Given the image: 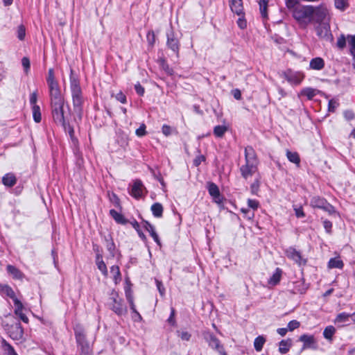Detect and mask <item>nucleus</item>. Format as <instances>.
<instances>
[{"instance_id":"obj_51","label":"nucleus","mask_w":355,"mask_h":355,"mask_svg":"<svg viewBox=\"0 0 355 355\" xmlns=\"http://www.w3.org/2000/svg\"><path fill=\"white\" fill-rule=\"evenodd\" d=\"M296 3V0H286V6L289 9L294 8Z\"/></svg>"},{"instance_id":"obj_40","label":"nucleus","mask_w":355,"mask_h":355,"mask_svg":"<svg viewBox=\"0 0 355 355\" xmlns=\"http://www.w3.org/2000/svg\"><path fill=\"white\" fill-rule=\"evenodd\" d=\"M21 64L23 67L24 68L25 72L27 73L30 68V61L28 58L24 57L21 60Z\"/></svg>"},{"instance_id":"obj_54","label":"nucleus","mask_w":355,"mask_h":355,"mask_svg":"<svg viewBox=\"0 0 355 355\" xmlns=\"http://www.w3.org/2000/svg\"><path fill=\"white\" fill-rule=\"evenodd\" d=\"M288 331V329L286 328H279L277 330V333L282 336H284Z\"/></svg>"},{"instance_id":"obj_26","label":"nucleus","mask_w":355,"mask_h":355,"mask_svg":"<svg viewBox=\"0 0 355 355\" xmlns=\"http://www.w3.org/2000/svg\"><path fill=\"white\" fill-rule=\"evenodd\" d=\"M96 265L98 270H101L105 276H107V270L106 265L103 261L102 258L99 256H97Z\"/></svg>"},{"instance_id":"obj_21","label":"nucleus","mask_w":355,"mask_h":355,"mask_svg":"<svg viewBox=\"0 0 355 355\" xmlns=\"http://www.w3.org/2000/svg\"><path fill=\"white\" fill-rule=\"evenodd\" d=\"M318 93H319V91L317 89L307 87L302 90L301 95L306 96L309 100L312 99Z\"/></svg>"},{"instance_id":"obj_63","label":"nucleus","mask_w":355,"mask_h":355,"mask_svg":"<svg viewBox=\"0 0 355 355\" xmlns=\"http://www.w3.org/2000/svg\"><path fill=\"white\" fill-rule=\"evenodd\" d=\"M138 232H139V236H140L141 239H146V236H145V235H144L142 232H140L139 231H138Z\"/></svg>"},{"instance_id":"obj_14","label":"nucleus","mask_w":355,"mask_h":355,"mask_svg":"<svg viewBox=\"0 0 355 355\" xmlns=\"http://www.w3.org/2000/svg\"><path fill=\"white\" fill-rule=\"evenodd\" d=\"M230 8L232 12L240 15L243 12V4L241 0H230Z\"/></svg>"},{"instance_id":"obj_28","label":"nucleus","mask_w":355,"mask_h":355,"mask_svg":"<svg viewBox=\"0 0 355 355\" xmlns=\"http://www.w3.org/2000/svg\"><path fill=\"white\" fill-rule=\"evenodd\" d=\"M266 342V339L263 336H258L255 338L254 342V346L255 349L257 352H260L262 349V347Z\"/></svg>"},{"instance_id":"obj_42","label":"nucleus","mask_w":355,"mask_h":355,"mask_svg":"<svg viewBox=\"0 0 355 355\" xmlns=\"http://www.w3.org/2000/svg\"><path fill=\"white\" fill-rule=\"evenodd\" d=\"M347 42V38H345L344 36H341L338 40L337 45L340 48H343L345 46Z\"/></svg>"},{"instance_id":"obj_5","label":"nucleus","mask_w":355,"mask_h":355,"mask_svg":"<svg viewBox=\"0 0 355 355\" xmlns=\"http://www.w3.org/2000/svg\"><path fill=\"white\" fill-rule=\"evenodd\" d=\"M282 77L290 84L298 85L302 82L305 76L302 71H294L288 69L282 73Z\"/></svg>"},{"instance_id":"obj_36","label":"nucleus","mask_w":355,"mask_h":355,"mask_svg":"<svg viewBox=\"0 0 355 355\" xmlns=\"http://www.w3.org/2000/svg\"><path fill=\"white\" fill-rule=\"evenodd\" d=\"M268 0H260L259 1V5H260V11L263 17H267V3Z\"/></svg>"},{"instance_id":"obj_2","label":"nucleus","mask_w":355,"mask_h":355,"mask_svg":"<svg viewBox=\"0 0 355 355\" xmlns=\"http://www.w3.org/2000/svg\"><path fill=\"white\" fill-rule=\"evenodd\" d=\"M312 6H300L293 10V16L302 28H306L312 23Z\"/></svg>"},{"instance_id":"obj_3","label":"nucleus","mask_w":355,"mask_h":355,"mask_svg":"<svg viewBox=\"0 0 355 355\" xmlns=\"http://www.w3.org/2000/svg\"><path fill=\"white\" fill-rule=\"evenodd\" d=\"M245 159L246 163L241 167V171L243 178L248 179L257 172V161L251 149L245 150Z\"/></svg>"},{"instance_id":"obj_19","label":"nucleus","mask_w":355,"mask_h":355,"mask_svg":"<svg viewBox=\"0 0 355 355\" xmlns=\"http://www.w3.org/2000/svg\"><path fill=\"white\" fill-rule=\"evenodd\" d=\"M344 263L342 260L339 258H333L331 259L328 263V268H338L342 269L343 268Z\"/></svg>"},{"instance_id":"obj_18","label":"nucleus","mask_w":355,"mask_h":355,"mask_svg":"<svg viewBox=\"0 0 355 355\" xmlns=\"http://www.w3.org/2000/svg\"><path fill=\"white\" fill-rule=\"evenodd\" d=\"M324 67V61L320 58H316L311 60L310 68L314 70H320Z\"/></svg>"},{"instance_id":"obj_39","label":"nucleus","mask_w":355,"mask_h":355,"mask_svg":"<svg viewBox=\"0 0 355 355\" xmlns=\"http://www.w3.org/2000/svg\"><path fill=\"white\" fill-rule=\"evenodd\" d=\"M347 43L350 47V52L355 51V35H348L347 37Z\"/></svg>"},{"instance_id":"obj_58","label":"nucleus","mask_w":355,"mask_h":355,"mask_svg":"<svg viewBox=\"0 0 355 355\" xmlns=\"http://www.w3.org/2000/svg\"><path fill=\"white\" fill-rule=\"evenodd\" d=\"M17 335L15 336V338H21L22 336V330L20 327H17Z\"/></svg>"},{"instance_id":"obj_48","label":"nucleus","mask_w":355,"mask_h":355,"mask_svg":"<svg viewBox=\"0 0 355 355\" xmlns=\"http://www.w3.org/2000/svg\"><path fill=\"white\" fill-rule=\"evenodd\" d=\"M324 227L327 232H331V230L332 227V223L329 220L324 221Z\"/></svg>"},{"instance_id":"obj_60","label":"nucleus","mask_w":355,"mask_h":355,"mask_svg":"<svg viewBox=\"0 0 355 355\" xmlns=\"http://www.w3.org/2000/svg\"><path fill=\"white\" fill-rule=\"evenodd\" d=\"M3 1L5 6L11 5L12 3V0H3Z\"/></svg>"},{"instance_id":"obj_10","label":"nucleus","mask_w":355,"mask_h":355,"mask_svg":"<svg viewBox=\"0 0 355 355\" xmlns=\"http://www.w3.org/2000/svg\"><path fill=\"white\" fill-rule=\"evenodd\" d=\"M288 258L295 261L299 265H304L306 263V260L302 257L300 253L294 248H289L286 252Z\"/></svg>"},{"instance_id":"obj_27","label":"nucleus","mask_w":355,"mask_h":355,"mask_svg":"<svg viewBox=\"0 0 355 355\" xmlns=\"http://www.w3.org/2000/svg\"><path fill=\"white\" fill-rule=\"evenodd\" d=\"M151 210L153 211V215L155 217H161L163 212L162 205L159 203H155L152 205Z\"/></svg>"},{"instance_id":"obj_44","label":"nucleus","mask_w":355,"mask_h":355,"mask_svg":"<svg viewBox=\"0 0 355 355\" xmlns=\"http://www.w3.org/2000/svg\"><path fill=\"white\" fill-rule=\"evenodd\" d=\"M248 205L250 207L256 209L259 207V202L254 200H248Z\"/></svg>"},{"instance_id":"obj_29","label":"nucleus","mask_w":355,"mask_h":355,"mask_svg":"<svg viewBox=\"0 0 355 355\" xmlns=\"http://www.w3.org/2000/svg\"><path fill=\"white\" fill-rule=\"evenodd\" d=\"M228 127L227 125H217L214 129V135L218 137H221L223 136L225 132L227 130Z\"/></svg>"},{"instance_id":"obj_64","label":"nucleus","mask_w":355,"mask_h":355,"mask_svg":"<svg viewBox=\"0 0 355 355\" xmlns=\"http://www.w3.org/2000/svg\"><path fill=\"white\" fill-rule=\"evenodd\" d=\"M133 227H135L137 231H139V230H138V228H139V224H138L137 222H135V223H133Z\"/></svg>"},{"instance_id":"obj_17","label":"nucleus","mask_w":355,"mask_h":355,"mask_svg":"<svg viewBox=\"0 0 355 355\" xmlns=\"http://www.w3.org/2000/svg\"><path fill=\"white\" fill-rule=\"evenodd\" d=\"M291 340H283L279 344V352L282 354H286L291 347Z\"/></svg>"},{"instance_id":"obj_12","label":"nucleus","mask_w":355,"mask_h":355,"mask_svg":"<svg viewBox=\"0 0 355 355\" xmlns=\"http://www.w3.org/2000/svg\"><path fill=\"white\" fill-rule=\"evenodd\" d=\"M72 97L74 105L79 107L82 103L81 91L80 87L76 84L73 85Z\"/></svg>"},{"instance_id":"obj_59","label":"nucleus","mask_w":355,"mask_h":355,"mask_svg":"<svg viewBox=\"0 0 355 355\" xmlns=\"http://www.w3.org/2000/svg\"><path fill=\"white\" fill-rule=\"evenodd\" d=\"M252 190L254 192H255L257 189H258V187H259V182L257 181L256 183H254L253 185H252Z\"/></svg>"},{"instance_id":"obj_47","label":"nucleus","mask_w":355,"mask_h":355,"mask_svg":"<svg viewBox=\"0 0 355 355\" xmlns=\"http://www.w3.org/2000/svg\"><path fill=\"white\" fill-rule=\"evenodd\" d=\"M162 132L164 135L168 136L171 133V128L168 125H163L162 127Z\"/></svg>"},{"instance_id":"obj_57","label":"nucleus","mask_w":355,"mask_h":355,"mask_svg":"<svg viewBox=\"0 0 355 355\" xmlns=\"http://www.w3.org/2000/svg\"><path fill=\"white\" fill-rule=\"evenodd\" d=\"M181 338L183 340H188L190 338V335L187 332H182L181 334Z\"/></svg>"},{"instance_id":"obj_20","label":"nucleus","mask_w":355,"mask_h":355,"mask_svg":"<svg viewBox=\"0 0 355 355\" xmlns=\"http://www.w3.org/2000/svg\"><path fill=\"white\" fill-rule=\"evenodd\" d=\"M282 271L279 269H277L272 277L270 278L268 284L271 286L277 284L280 281Z\"/></svg>"},{"instance_id":"obj_61","label":"nucleus","mask_w":355,"mask_h":355,"mask_svg":"<svg viewBox=\"0 0 355 355\" xmlns=\"http://www.w3.org/2000/svg\"><path fill=\"white\" fill-rule=\"evenodd\" d=\"M36 101V97L35 94H33L31 97V102L34 104Z\"/></svg>"},{"instance_id":"obj_32","label":"nucleus","mask_w":355,"mask_h":355,"mask_svg":"<svg viewBox=\"0 0 355 355\" xmlns=\"http://www.w3.org/2000/svg\"><path fill=\"white\" fill-rule=\"evenodd\" d=\"M286 155L288 159L293 163H295L296 164H299L300 163V157L297 153H293L291 151H287Z\"/></svg>"},{"instance_id":"obj_46","label":"nucleus","mask_w":355,"mask_h":355,"mask_svg":"<svg viewBox=\"0 0 355 355\" xmlns=\"http://www.w3.org/2000/svg\"><path fill=\"white\" fill-rule=\"evenodd\" d=\"M337 106L338 103L336 101L331 100L329 103V110L334 112Z\"/></svg>"},{"instance_id":"obj_7","label":"nucleus","mask_w":355,"mask_h":355,"mask_svg":"<svg viewBox=\"0 0 355 355\" xmlns=\"http://www.w3.org/2000/svg\"><path fill=\"white\" fill-rule=\"evenodd\" d=\"M112 309L118 315H123L127 312V309L117 293H112Z\"/></svg>"},{"instance_id":"obj_30","label":"nucleus","mask_w":355,"mask_h":355,"mask_svg":"<svg viewBox=\"0 0 355 355\" xmlns=\"http://www.w3.org/2000/svg\"><path fill=\"white\" fill-rule=\"evenodd\" d=\"M335 332L336 329L333 326H328L324 329L323 335L326 339L331 340Z\"/></svg>"},{"instance_id":"obj_52","label":"nucleus","mask_w":355,"mask_h":355,"mask_svg":"<svg viewBox=\"0 0 355 355\" xmlns=\"http://www.w3.org/2000/svg\"><path fill=\"white\" fill-rule=\"evenodd\" d=\"M232 94H233L234 97L236 99H237V100L241 99V93L240 90L234 89V90H233Z\"/></svg>"},{"instance_id":"obj_56","label":"nucleus","mask_w":355,"mask_h":355,"mask_svg":"<svg viewBox=\"0 0 355 355\" xmlns=\"http://www.w3.org/2000/svg\"><path fill=\"white\" fill-rule=\"evenodd\" d=\"M204 161H205V157L202 155H200L195 159L194 163L196 166H198L202 162H204Z\"/></svg>"},{"instance_id":"obj_62","label":"nucleus","mask_w":355,"mask_h":355,"mask_svg":"<svg viewBox=\"0 0 355 355\" xmlns=\"http://www.w3.org/2000/svg\"><path fill=\"white\" fill-rule=\"evenodd\" d=\"M350 320L353 322H355V313L349 314V320Z\"/></svg>"},{"instance_id":"obj_31","label":"nucleus","mask_w":355,"mask_h":355,"mask_svg":"<svg viewBox=\"0 0 355 355\" xmlns=\"http://www.w3.org/2000/svg\"><path fill=\"white\" fill-rule=\"evenodd\" d=\"M349 321V314L342 313L337 315L334 322L335 323H344Z\"/></svg>"},{"instance_id":"obj_53","label":"nucleus","mask_w":355,"mask_h":355,"mask_svg":"<svg viewBox=\"0 0 355 355\" xmlns=\"http://www.w3.org/2000/svg\"><path fill=\"white\" fill-rule=\"evenodd\" d=\"M238 25L241 28H245L247 24L246 21L243 19L239 18L238 20Z\"/></svg>"},{"instance_id":"obj_34","label":"nucleus","mask_w":355,"mask_h":355,"mask_svg":"<svg viewBox=\"0 0 355 355\" xmlns=\"http://www.w3.org/2000/svg\"><path fill=\"white\" fill-rule=\"evenodd\" d=\"M336 8L343 10L348 6V0H335Z\"/></svg>"},{"instance_id":"obj_11","label":"nucleus","mask_w":355,"mask_h":355,"mask_svg":"<svg viewBox=\"0 0 355 355\" xmlns=\"http://www.w3.org/2000/svg\"><path fill=\"white\" fill-rule=\"evenodd\" d=\"M145 193L146 189L142 183L139 181L135 182L132 188V196L136 198H139L144 196Z\"/></svg>"},{"instance_id":"obj_38","label":"nucleus","mask_w":355,"mask_h":355,"mask_svg":"<svg viewBox=\"0 0 355 355\" xmlns=\"http://www.w3.org/2000/svg\"><path fill=\"white\" fill-rule=\"evenodd\" d=\"M300 322L297 320H291L288 324V329L290 331H293L295 329H297L300 327Z\"/></svg>"},{"instance_id":"obj_4","label":"nucleus","mask_w":355,"mask_h":355,"mask_svg":"<svg viewBox=\"0 0 355 355\" xmlns=\"http://www.w3.org/2000/svg\"><path fill=\"white\" fill-rule=\"evenodd\" d=\"M312 23H319L330 21V14L327 8L324 5L312 6Z\"/></svg>"},{"instance_id":"obj_1","label":"nucleus","mask_w":355,"mask_h":355,"mask_svg":"<svg viewBox=\"0 0 355 355\" xmlns=\"http://www.w3.org/2000/svg\"><path fill=\"white\" fill-rule=\"evenodd\" d=\"M48 83L49 85L51 103L53 105V113L54 118L60 121H64L62 112L63 101L57 83L54 80L53 70L49 71Z\"/></svg>"},{"instance_id":"obj_6","label":"nucleus","mask_w":355,"mask_h":355,"mask_svg":"<svg viewBox=\"0 0 355 355\" xmlns=\"http://www.w3.org/2000/svg\"><path fill=\"white\" fill-rule=\"evenodd\" d=\"M330 21H324L315 24V30L318 37L322 39H329L330 33Z\"/></svg>"},{"instance_id":"obj_43","label":"nucleus","mask_w":355,"mask_h":355,"mask_svg":"<svg viewBox=\"0 0 355 355\" xmlns=\"http://www.w3.org/2000/svg\"><path fill=\"white\" fill-rule=\"evenodd\" d=\"M25 37V28L24 26H21L18 29V38L21 40H24Z\"/></svg>"},{"instance_id":"obj_16","label":"nucleus","mask_w":355,"mask_h":355,"mask_svg":"<svg viewBox=\"0 0 355 355\" xmlns=\"http://www.w3.org/2000/svg\"><path fill=\"white\" fill-rule=\"evenodd\" d=\"M205 339L208 342L209 345L213 349H218L219 348L220 343L214 335L211 334H207L205 335Z\"/></svg>"},{"instance_id":"obj_13","label":"nucleus","mask_w":355,"mask_h":355,"mask_svg":"<svg viewBox=\"0 0 355 355\" xmlns=\"http://www.w3.org/2000/svg\"><path fill=\"white\" fill-rule=\"evenodd\" d=\"M209 192L216 203L220 204L223 202V197L220 196L219 189L216 184H210L209 185Z\"/></svg>"},{"instance_id":"obj_22","label":"nucleus","mask_w":355,"mask_h":355,"mask_svg":"<svg viewBox=\"0 0 355 355\" xmlns=\"http://www.w3.org/2000/svg\"><path fill=\"white\" fill-rule=\"evenodd\" d=\"M0 289L3 294L10 297L11 299H12L13 302L15 301V298H17L14 291L10 286L7 285L0 286Z\"/></svg>"},{"instance_id":"obj_37","label":"nucleus","mask_w":355,"mask_h":355,"mask_svg":"<svg viewBox=\"0 0 355 355\" xmlns=\"http://www.w3.org/2000/svg\"><path fill=\"white\" fill-rule=\"evenodd\" d=\"M111 216L115 219V220L120 223H123L125 222L123 217L121 214H119L115 210L110 211Z\"/></svg>"},{"instance_id":"obj_45","label":"nucleus","mask_w":355,"mask_h":355,"mask_svg":"<svg viewBox=\"0 0 355 355\" xmlns=\"http://www.w3.org/2000/svg\"><path fill=\"white\" fill-rule=\"evenodd\" d=\"M116 98L122 103H125L126 101V97L122 92H119L116 95Z\"/></svg>"},{"instance_id":"obj_55","label":"nucleus","mask_w":355,"mask_h":355,"mask_svg":"<svg viewBox=\"0 0 355 355\" xmlns=\"http://www.w3.org/2000/svg\"><path fill=\"white\" fill-rule=\"evenodd\" d=\"M8 355H17L14 349L9 345L7 346Z\"/></svg>"},{"instance_id":"obj_23","label":"nucleus","mask_w":355,"mask_h":355,"mask_svg":"<svg viewBox=\"0 0 355 355\" xmlns=\"http://www.w3.org/2000/svg\"><path fill=\"white\" fill-rule=\"evenodd\" d=\"M8 272L12 276L13 278L20 279L22 278V273L16 268L12 266L8 265L7 266Z\"/></svg>"},{"instance_id":"obj_9","label":"nucleus","mask_w":355,"mask_h":355,"mask_svg":"<svg viewBox=\"0 0 355 355\" xmlns=\"http://www.w3.org/2000/svg\"><path fill=\"white\" fill-rule=\"evenodd\" d=\"M14 305L15 314L17 315L24 322L28 323V319L24 313L25 308L22 303L17 298H15Z\"/></svg>"},{"instance_id":"obj_24","label":"nucleus","mask_w":355,"mask_h":355,"mask_svg":"<svg viewBox=\"0 0 355 355\" xmlns=\"http://www.w3.org/2000/svg\"><path fill=\"white\" fill-rule=\"evenodd\" d=\"M3 183L8 187L13 186L16 182V178L14 175L8 173L3 178Z\"/></svg>"},{"instance_id":"obj_35","label":"nucleus","mask_w":355,"mask_h":355,"mask_svg":"<svg viewBox=\"0 0 355 355\" xmlns=\"http://www.w3.org/2000/svg\"><path fill=\"white\" fill-rule=\"evenodd\" d=\"M126 297L130 304V309L132 310V311L138 314L135 309V305L133 301V297L130 291H126Z\"/></svg>"},{"instance_id":"obj_15","label":"nucleus","mask_w":355,"mask_h":355,"mask_svg":"<svg viewBox=\"0 0 355 355\" xmlns=\"http://www.w3.org/2000/svg\"><path fill=\"white\" fill-rule=\"evenodd\" d=\"M145 229L150 233L154 241L159 245H161V242L159 239L157 234L156 233L154 227L150 224L148 222L146 221L144 223Z\"/></svg>"},{"instance_id":"obj_41","label":"nucleus","mask_w":355,"mask_h":355,"mask_svg":"<svg viewBox=\"0 0 355 355\" xmlns=\"http://www.w3.org/2000/svg\"><path fill=\"white\" fill-rule=\"evenodd\" d=\"M136 135L138 137H142L146 135V125L142 124L137 130Z\"/></svg>"},{"instance_id":"obj_33","label":"nucleus","mask_w":355,"mask_h":355,"mask_svg":"<svg viewBox=\"0 0 355 355\" xmlns=\"http://www.w3.org/2000/svg\"><path fill=\"white\" fill-rule=\"evenodd\" d=\"M33 112L35 121L37 123L40 122L42 119V115L40 112V107L38 106L34 105L33 108Z\"/></svg>"},{"instance_id":"obj_50","label":"nucleus","mask_w":355,"mask_h":355,"mask_svg":"<svg viewBox=\"0 0 355 355\" xmlns=\"http://www.w3.org/2000/svg\"><path fill=\"white\" fill-rule=\"evenodd\" d=\"M135 88L139 95L142 96L144 94V88L139 84L135 85Z\"/></svg>"},{"instance_id":"obj_8","label":"nucleus","mask_w":355,"mask_h":355,"mask_svg":"<svg viewBox=\"0 0 355 355\" xmlns=\"http://www.w3.org/2000/svg\"><path fill=\"white\" fill-rule=\"evenodd\" d=\"M299 340L303 343V349L316 348V341L313 335L303 334L299 338Z\"/></svg>"},{"instance_id":"obj_49","label":"nucleus","mask_w":355,"mask_h":355,"mask_svg":"<svg viewBox=\"0 0 355 355\" xmlns=\"http://www.w3.org/2000/svg\"><path fill=\"white\" fill-rule=\"evenodd\" d=\"M295 216L297 218H302L304 216V213L302 208H296L295 209Z\"/></svg>"},{"instance_id":"obj_25","label":"nucleus","mask_w":355,"mask_h":355,"mask_svg":"<svg viewBox=\"0 0 355 355\" xmlns=\"http://www.w3.org/2000/svg\"><path fill=\"white\" fill-rule=\"evenodd\" d=\"M110 273L114 280L115 284H118V282L121 280L119 268L116 266H112L110 268Z\"/></svg>"}]
</instances>
